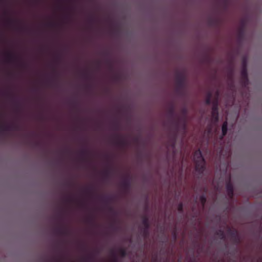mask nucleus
<instances>
[{"label": "nucleus", "instance_id": "obj_1", "mask_svg": "<svg viewBox=\"0 0 262 262\" xmlns=\"http://www.w3.org/2000/svg\"><path fill=\"white\" fill-rule=\"evenodd\" d=\"M169 118L168 124L169 129L171 130L172 137V143L171 146L175 147L176 141L177 136L179 133H181L183 136H185L187 132V122L185 117H177L180 116H169ZM185 117L186 116H182Z\"/></svg>", "mask_w": 262, "mask_h": 262}, {"label": "nucleus", "instance_id": "obj_2", "mask_svg": "<svg viewBox=\"0 0 262 262\" xmlns=\"http://www.w3.org/2000/svg\"><path fill=\"white\" fill-rule=\"evenodd\" d=\"M195 170L202 174L205 170V160L200 149L196 150L193 155Z\"/></svg>", "mask_w": 262, "mask_h": 262}, {"label": "nucleus", "instance_id": "obj_3", "mask_svg": "<svg viewBox=\"0 0 262 262\" xmlns=\"http://www.w3.org/2000/svg\"><path fill=\"white\" fill-rule=\"evenodd\" d=\"M144 228L141 230V234L144 238H146L149 236V229L150 227V224L149 219L146 216H144L142 222Z\"/></svg>", "mask_w": 262, "mask_h": 262}, {"label": "nucleus", "instance_id": "obj_4", "mask_svg": "<svg viewBox=\"0 0 262 262\" xmlns=\"http://www.w3.org/2000/svg\"><path fill=\"white\" fill-rule=\"evenodd\" d=\"M228 232L230 236L231 240L235 244H238L240 243L241 239L240 236L238 233V232L236 230H232L231 229H229Z\"/></svg>", "mask_w": 262, "mask_h": 262}, {"label": "nucleus", "instance_id": "obj_5", "mask_svg": "<svg viewBox=\"0 0 262 262\" xmlns=\"http://www.w3.org/2000/svg\"><path fill=\"white\" fill-rule=\"evenodd\" d=\"M54 232L58 235L65 236L69 234L68 229L63 226H59L54 229Z\"/></svg>", "mask_w": 262, "mask_h": 262}, {"label": "nucleus", "instance_id": "obj_6", "mask_svg": "<svg viewBox=\"0 0 262 262\" xmlns=\"http://www.w3.org/2000/svg\"><path fill=\"white\" fill-rule=\"evenodd\" d=\"M57 251L59 253V255L54 258V260L56 261H62L63 260V251L61 249V242H59L56 245Z\"/></svg>", "mask_w": 262, "mask_h": 262}, {"label": "nucleus", "instance_id": "obj_7", "mask_svg": "<svg viewBox=\"0 0 262 262\" xmlns=\"http://www.w3.org/2000/svg\"><path fill=\"white\" fill-rule=\"evenodd\" d=\"M122 189L125 191H128L130 187V182L128 177L125 178L121 183Z\"/></svg>", "mask_w": 262, "mask_h": 262}, {"label": "nucleus", "instance_id": "obj_8", "mask_svg": "<svg viewBox=\"0 0 262 262\" xmlns=\"http://www.w3.org/2000/svg\"><path fill=\"white\" fill-rule=\"evenodd\" d=\"M14 129V127L12 125L7 124H0V133H3Z\"/></svg>", "mask_w": 262, "mask_h": 262}, {"label": "nucleus", "instance_id": "obj_9", "mask_svg": "<svg viewBox=\"0 0 262 262\" xmlns=\"http://www.w3.org/2000/svg\"><path fill=\"white\" fill-rule=\"evenodd\" d=\"M226 190L229 196L231 198H233L234 195V188L232 184L230 182L227 183Z\"/></svg>", "mask_w": 262, "mask_h": 262}, {"label": "nucleus", "instance_id": "obj_10", "mask_svg": "<svg viewBox=\"0 0 262 262\" xmlns=\"http://www.w3.org/2000/svg\"><path fill=\"white\" fill-rule=\"evenodd\" d=\"M227 127H228V122H227V118H226L225 121L224 122L222 130V139L226 136L227 133Z\"/></svg>", "mask_w": 262, "mask_h": 262}, {"label": "nucleus", "instance_id": "obj_11", "mask_svg": "<svg viewBox=\"0 0 262 262\" xmlns=\"http://www.w3.org/2000/svg\"><path fill=\"white\" fill-rule=\"evenodd\" d=\"M89 152L86 149H83L81 150L79 152V156L82 160L86 159L89 156Z\"/></svg>", "mask_w": 262, "mask_h": 262}, {"label": "nucleus", "instance_id": "obj_12", "mask_svg": "<svg viewBox=\"0 0 262 262\" xmlns=\"http://www.w3.org/2000/svg\"><path fill=\"white\" fill-rule=\"evenodd\" d=\"M115 144L117 145L122 146L125 144V141L122 138H120L119 136H116V140L115 141Z\"/></svg>", "mask_w": 262, "mask_h": 262}, {"label": "nucleus", "instance_id": "obj_13", "mask_svg": "<svg viewBox=\"0 0 262 262\" xmlns=\"http://www.w3.org/2000/svg\"><path fill=\"white\" fill-rule=\"evenodd\" d=\"M215 234L218 235L221 239L225 240V235L224 232L222 230H219L217 231L216 232Z\"/></svg>", "mask_w": 262, "mask_h": 262}, {"label": "nucleus", "instance_id": "obj_14", "mask_svg": "<svg viewBox=\"0 0 262 262\" xmlns=\"http://www.w3.org/2000/svg\"><path fill=\"white\" fill-rule=\"evenodd\" d=\"M200 200L202 204V206L204 207L207 201L206 195L205 194H202L200 196Z\"/></svg>", "mask_w": 262, "mask_h": 262}, {"label": "nucleus", "instance_id": "obj_15", "mask_svg": "<svg viewBox=\"0 0 262 262\" xmlns=\"http://www.w3.org/2000/svg\"><path fill=\"white\" fill-rule=\"evenodd\" d=\"M119 253L120 254V255L124 257L125 256H126V251L125 249H123V248H120L119 249Z\"/></svg>", "mask_w": 262, "mask_h": 262}, {"label": "nucleus", "instance_id": "obj_16", "mask_svg": "<svg viewBox=\"0 0 262 262\" xmlns=\"http://www.w3.org/2000/svg\"><path fill=\"white\" fill-rule=\"evenodd\" d=\"M110 173H111V170H110V169L108 168L103 172V174L104 177L105 179H107V178L109 177Z\"/></svg>", "mask_w": 262, "mask_h": 262}, {"label": "nucleus", "instance_id": "obj_17", "mask_svg": "<svg viewBox=\"0 0 262 262\" xmlns=\"http://www.w3.org/2000/svg\"><path fill=\"white\" fill-rule=\"evenodd\" d=\"M63 200L64 201L66 202V203H71L72 202L73 199L71 196L68 195L64 196Z\"/></svg>", "mask_w": 262, "mask_h": 262}, {"label": "nucleus", "instance_id": "obj_18", "mask_svg": "<svg viewBox=\"0 0 262 262\" xmlns=\"http://www.w3.org/2000/svg\"><path fill=\"white\" fill-rule=\"evenodd\" d=\"M178 210L180 212L183 211V204L182 203H180L178 206Z\"/></svg>", "mask_w": 262, "mask_h": 262}, {"label": "nucleus", "instance_id": "obj_19", "mask_svg": "<svg viewBox=\"0 0 262 262\" xmlns=\"http://www.w3.org/2000/svg\"><path fill=\"white\" fill-rule=\"evenodd\" d=\"M210 98H211V94L209 93L207 94V95L206 96V101L207 103H209L210 102Z\"/></svg>", "mask_w": 262, "mask_h": 262}, {"label": "nucleus", "instance_id": "obj_20", "mask_svg": "<svg viewBox=\"0 0 262 262\" xmlns=\"http://www.w3.org/2000/svg\"><path fill=\"white\" fill-rule=\"evenodd\" d=\"M112 253H113L114 258L111 262H118V259L113 251L112 252Z\"/></svg>", "mask_w": 262, "mask_h": 262}, {"label": "nucleus", "instance_id": "obj_21", "mask_svg": "<svg viewBox=\"0 0 262 262\" xmlns=\"http://www.w3.org/2000/svg\"><path fill=\"white\" fill-rule=\"evenodd\" d=\"M87 221L88 222L90 223H92L93 222V218L92 217H90L87 220Z\"/></svg>", "mask_w": 262, "mask_h": 262}, {"label": "nucleus", "instance_id": "obj_22", "mask_svg": "<svg viewBox=\"0 0 262 262\" xmlns=\"http://www.w3.org/2000/svg\"><path fill=\"white\" fill-rule=\"evenodd\" d=\"M103 199L106 202H109L111 200L110 198L108 197H103Z\"/></svg>", "mask_w": 262, "mask_h": 262}, {"label": "nucleus", "instance_id": "obj_23", "mask_svg": "<svg viewBox=\"0 0 262 262\" xmlns=\"http://www.w3.org/2000/svg\"><path fill=\"white\" fill-rule=\"evenodd\" d=\"M173 237L174 239L176 240L177 238V233L176 231H174L173 233Z\"/></svg>", "mask_w": 262, "mask_h": 262}, {"label": "nucleus", "instance_id": "obj_24", "mask_svg": "<svg viewBox=\"0 0 262 262\" xmlns=\"http://www.w3.org/2000/svg\"><path fill=\"white\" fill-rule=\"evenodd\" d=\"M65 185H66V186H67V187H70V186H71V183H70V182H67V183H66L65 184Z\"/></svg>", "mask_w": 262, "mask_h": 262}, {"label": "nucleus", "instance_id": "obj_25", "mask_svg": "<svg viewBox=\"0 0 262 262\" xmlns=\"http://www.w3.org/2000/svg\"><path fill=\"white\" fill-rule=\"evenodd\" d=\"M86 191L90 192L92 190V188H88L85 189Z\"/></svg>", "mask_w": 262, "mask_h": 262}, {"label": "nucleus", "instance_id": "obj_26", "mask_svg": "<svg viewBox=\"0 0 262 262\" xmlns=\"http://www.w3.org/2000/svg\"><path fill=\"white\" fill-rule=\"evenodd\" d=\"M110 211H111V212H113V213H115V212L114 211V210H113V209L112 207L110 208Z\"/></svg>", "mask_w": 262, "mask_h": 262}, {"label": "nucleus", "instance_id": "obj_27", "mask_svg": "<svg viewBox=\"0 0 262 262\" xmlns=\"http://www.w3.org/2000/svg\"><path fill=\"white\" fill-rule=\"evenodd\" d=\"M92 260V257H89V258L87 259V261H91Z\"/></svg>", "mask_w": 262, "mask_h": 262}, {"label": "nucleus", "instance_id": "obj_28", "mask_svg": "<svg viewBox=\"0 0 262 262\" xmlns=\"http://www.w3.org/2000/svg\"><path fill=\"white\" fill-rule=\"evenodd\" d=\"M58 217H59V219H61V217H62V216H61V213H59V214H58Z\"/></svg>", "mask_w": 262, "mask_h": 262}, {"label": "nucleus", "instance_id": "obj_29", "mask_svg": "<svg viewBox=\"0 0 262 262\" xmlns=\"http://www.w3.org/2000/svg\"><path fill=\"white\" fill-rule=\"evenodd\" d=\"M35 144H36V146H39V144H40V143H39V142H36V143H35Z\"/></svg>", "mask_w": 262, "mask_h": 262}, {"label": "nucleus", "instance_id": "obj_30", "mask_svg": "<svg viewBox=\"0 0 262 262\" xmlns=\"http://www.w3.org/2000/svg\"><path fill=\"white\" fill-rule=\"evenodd\" d=\"M216 117H215V119L216 120H218L219 119V116L218 115H216V116H215Z\"/></svg>", "mask_w": 262, "mask_h": 262}, {"label": "nucleus", "instance_id": "obj_31", "mask_svg": "<svg viewBox=\"0 0 262 262\" xmlns=\"http://www.w3.org/2000/svg\"><path fill=\"white\" fill-rule=\"evenodd\" d=\"M192 262H195V261H192Z\"/></svg>", "mask_w": 262, "mask_h": 262}]
</instances>
